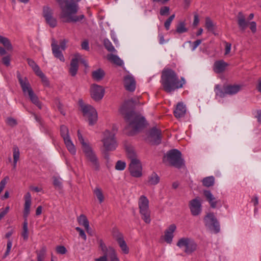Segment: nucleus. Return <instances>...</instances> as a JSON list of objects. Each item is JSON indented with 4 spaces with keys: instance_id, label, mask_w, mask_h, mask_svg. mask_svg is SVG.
<instances>
[{
    "instance_id": "1",
    "label": "nucleus",
    "mask_w": 261,
    "mask_h": 261,
    "mask_svg": "<svg viewBox=\"0 0 261 261\" xmlns=\"http://www.w3.org/2000/svg\"><path fill=\"white\" fill-rule=\"evenodd\" d=\"M61 9L60 17L66 22H76L84 18V15H76L79 10L78 4L74 0H56Z\"/></svg>"
},
{
    "instance_id": "2",
    "label": "nucleus",
    "mask_w": 261,
    "mask_h": 261,
    "mask_svg": "<svg viewBox=\"0 0 261 261\" xmlns=\"http://www.w3.org/2000/svg\"><path fill=\"white\" fill-rule=\"evenodd\" d=\"M124 118L128 123L125 129L129 136H133L139 133L145 126V118L141 114L135 111L126 112Z\"/></svg>"
},
{
    "instance_id": "3",
    "label": "nucleus",
    "mask_w": 261,
    "mask_h": 261,
    "mask_svg": "<svg viewBox=\"0 0 261 261\" xmlns=\"http://www.w3.org/2000/svg\"><path fill=\"white\" fill-rule=\"evenodd\" d=\"M183 81V82L179 81L176 73L171 69H164L162 72L161 82L163 90L167 93L181 88L185 83Z\"/></svg>"
},
{
    "instance_id": "4",
    "label": "nucleus",
    "mask_w": 261,
    "mask_h": 261,
    "mask_svg": "<svg viewBox=\"0 0 261 261\" xmlns=\"http://www.w3.org/2000/svg\"><path fill=\"white\" fill-rule=\"evenodd\" d=\"M17 77L24 95L28 96L31 102L41 109L42 103L39 101L38 96L34 92L28 79L26 77H22L20 73H17Z\"/></svg>"
},
{
    "instance_id": "5",
    "label": "nucleus",
    "mask_w": 261,
    "mask_h": 261,
    "mask_svg": "<svg viewBox=\"0 0 261 261\" xmlns=\"http://www.w3.org/2000/svg\"><path fill=\"white\" fill-rule=\"evenodd\" d=\"M77 137L81 144L82 149L86 158L93 164L96 169L98 168L97 159L88 140H85L80 130L77 131Z\"/></svg>"
},
{
    "instance_id": "6",
    "label": "nucleus",
    "mask_w": 261,
    "mask_h": 261,
    "mask_svg": "<svg viewBox=\"0 0 261 261\" xmlns=\"http://www.w3.org/2000/svg\"><path fill=\"white\" fill-rule=\"evenodd\" d=\"M24 199L25 201L23 211L24 221L23 224V230L21 236L24 240H27L29 238L27 218L30 212V207L32 203V197L30 192H27L24 195Z\"/></svg>"
},
{
    "instance_id": "7",
    "label": "nucleus",
    "mask_w": 261,
    "mask_h": 261,
    "mask_svg": "<svg viewBox=\"0 0 261 261\" xmlns=\"http://www.w3.org/2000/svg\"><path fill=\"white\" fill-rule=\"evenodd\" d=\"M79 103L83 115L88 118L89 125H94L97 120L96 110L92 106L85 103L82 100H80Z\"/></svg>"
},
{
    "instance_id": "8",
    "label": "nucleus",
    "mask_w": 261,
    "mask_h": 261,
    "mask_svg": "<svg viewBox=\"0 0 261 261\" xmlns=\"http://www.w3.org/2000/svg\"><path fill=\"white\" fill-rule=\"evenodd\" d=\"M170 165L177 168H180L184 165V161L181 158V152L173 149L167 152L166 156Z\"/></svg>"
},
{
    "instance_id": "9",
    "label": "nucleus",
    "mask_w": 261,
    "mask_h": 261,
    "mask_svg": "<svg viewBox=\"0 0 261 261\" xmlns=\"http://www.w3.org/2000/svg\"><path fill=\"white\" fill-rule=\"evenodd\" d=\"M138 205L142 219L146 223H150V212L149 209V201L147 197L144 195L141 196L139 198Z\"/></svg>"
},
{
    "instance_id": "10",
    "label": "nucleus",
    "mask_w": 261,
    "mask_h": 261,
    "mask_svg": "<svg viewBox=\"0 0 261 261\" xmlns=\"http://www.w3.org/2000/svg\"><path fill=\"white\" fill-rule=\"evenodd\" d=\"M177 246L179 248H184V252L188 255L195 251L197 248L196 242L189 238L180 239L177 243Z\"/></svg>"
},
{
    "instance_id": "11",
    "label": "nucleus",
    "mask_w": 261,
    "mask_h": 261,
    "mask_svg": "<svg viewBox=\"0 0 261 261\" xmlns=\"http://www.w3.org/2000/svg\"><path fill=\"white\" fill-rule=\"evenodd\" d=\"M60 134L69 152L72 155H75L76 149L69 135V130L67 126L64 125L61 126Z\"/></svg>"
},
{
    "instance_id": "12",
    "label": "nucleus",
    "mask_w": 261,
    "mask_h": 261,
    "mask_svg": "<svg viewBox=\"0 0 261 261\" xmlns=\"http://www.w3.org/2000/svg\"><path fill=\"white\" fill-rule=\"evenodd\" d=\"M237 22L240 30L244 32L248 25L252 33L256 32V23L255 21L248 22L246 19V16L241 11L238 13L237 16Z\"/></svg>"
},
{
    "instance_id": "13",
    "label": "nucleus",
    "mask_w": 261,
    "mask_h": 261,
    "mask_svg": "<svg viewBox=\"0 0 261 261\" xmlns=\"http://www.w3.org/2000/svg\"><path fill=\"white\" fill-rule=\"evenodd\" d=\"M68 41L66 39L61 40L60 42V45L57 44L56 40L53 39V42L51 44L52 48V51L54 56L59 59L61 61L64 62L65 59L62 53V50H64L66 48V43Z\"/></svg>"
},
{
    "instance_id": "14",
    "label": "nucleus",
    "mask_w": 261,
    "mask_h": 261,
    "mask_svg": "<svg viewBox=\"0 0 261 261\" xmlns=\"http://www.w3.org/2000/svg\"><path fill=\"white\" fill-rule=\"evenodd\" d=\"M204 221L205 225L213 229L215 233H217L220 231V225L214 213L207 214L204 218Z\"/></svg>"
},
{
    "instance_id": "15",
    "label": "nucleus",
    "mask_w": 261,
    "mask_h": 261,
    "mask_svg": "<svg viewBox=\"0 0 261 261\" xmlns=\"http://www.w3.org/2000/svg\"><path fill=\"white\" fill-rule=\"evenodd\" d=\"M102 142L106 158H107V155L106 154L107 152L112 150L113 148L114 134L108 130L106 131L103 134Z\"/></svg>"
},
{
    "instance_id": "16",
    "label": "nucleus",
    "mask_w": 261,
    "mask_h": 261,
    "mask_svg": "<svg viewBox=\"0 0 261 261\" xmlns=\"http://www.w3.org/2000/svg\"><path fill=\"white\" fill-rule=\"evenodd\" d=\"M147 140L151 145L160 144L162 141L161 130L156 127H152L149 130Z\"/></svg>"
},
{
    "instance_id": "17",
    "label": "nucleus",
    "mask_w": 261,
    "mask_h": 261,
    "mask_svg": "<svg viewBox=\"0 0 261 261\" xmlns=\"http://www.w3.org/2000/svg\"><path fill=\"white\" fill-rule=\"evenodd\" d=\"M129 170L130 175L135 177H140L142 176V167L139 160H133L129 165Z\"/></svg>"
},
{
    "instance_id": "18",
    "label": "nucleus",
    "mask_w": 261,
    "mask_h": 261,
    "mask_svg": "<svg viewBox=\"0 0 261 261\" xmlns=\"http://www.w3.org/2000/svg\"><path fill=\"white\" fill-rule=\"evenodd\" d=\"M43 16L46 22L51 28H55L57 24V21L53 16V10L48 7H44L43 9Z\"/></svg>"
},
{
    "instance_id": "19",
    "label": "nucleus",
    "mask_w": 261,
    "mask_h": 261,
    "mask_svg": "<svg viewBox=\"0 0 261 261\" xmlns=\"http://www.w3.org/2000/svg\"><path fill=\"white\" fill-rule=\"evenodd\" d=\"M104 93L105 90L102 86L95 84L91 86L90 94L94 100L98 101L101 99L103 97Z\"/></svg>"
},
{
    "instance_id": "20",
    "label": "nucleus",
    "mask_w": 261,
    "mask_h": 261,
    "mask_svg": "<svg viewBox=\"0 0 261 261\" xmlns=\"http://www.w3.org/2000/svg\"><path fill=\"white\" fill-rule=\"evenodd\" d=\"M115 240L120 247L122 252L125 254H127L129 253V249L127 246L125 241L124 240L123 234L116 231L115 229Z\"/></svg>"
},
{
    "instance_id": "21",
    "label": "nucleus",
    "mask_w": 261,
    "mask_h": 261,
    "mask_svg": "<svg viewBox=\"0 0 261 261\" xmlns=\"http://www.w3.org/2000/svg\"><path fill=\"white\" fill-rule=\"evenodd\" d=\"M123 85L126 91L130 92H134L136 87V82L135 78L130 75L125 76L123 79Z\"/></svg>"
},
{
    "instance_id": "22",
    "label": "nucleus",
    "mask_w": 261,
    "mask_h": 261,
    "mask_svg": "<svg viewBox=\"0 0 261 261\" xmlns=\"http://www.w3.org/2000/svg\"><path fill=\"white\" fill-rule=\"evenodd\" d=\"M189 207L193 216H197L201 212V203L198 197L191 200L189 203Z\"/></svg>"
},
{
    "instance_id": "23",
    "label": "nucleus",
    "mask_w": 261,
    "mask_h": 261,
    "mask_svg": "<svg viewBox=\"0 0 261 261\" xmlns=\"http://www.w3.org/2000/svg\"><path fill=\"white\" fill-rule=\"evenodd\" d=\"M78 58H81V55L76 54L74 58H73L70 62V67L69 68V72L70 74L74 76L76 74L79 68Z\"/></svg>"
},
{
    "instance_id": "24",
    "label": "nucleus",
    "mask_w": 261,
    "mask_h": 261,
    "mask_svg": "<svg viewBox=\"0 0 261 261\" xmlns=\"http://www.w3.org/2000/svg\"><path fill=\"white\" fill-rule=\"evenodd\" d=\"M242 86L239 85H229L224 87V90H225L226 94L233 95L237 93L241 90Z\"/></svg>"
},
{
    "instance_id": "25",
    "label": "nucleus",
    "mask_w": 261,
    "mask_h": 261,
    "mask_svg": "<svg viewBox=\"0 0 261 261\" xmlns=\"http://www.w3.org/2000/svg\"><path fill=\"white\" fill-rule=\"evenodd\" d=\"M203 195L206 200L210 204L211 206L213 208H216L217 201L215 200V197L213 195L211 191L208 190H204Z\"/></svg>"
},
{
    "instance_id": "26",
    "label": "nucleus",
    "mask_w": 261,
    "mask_h": 261,
    "mask_svg": "<svg viewBox=\"0 0 261 261\" xmlns=\"http://www.w3.org/2000/svg\"><path fill=\"white\" fill-rule=\"evenodd\" d=\"M186 112L185 106L182 102H179L176 106V108L174 111V116L176 118H180L184 116Z\"/></svg>"
},
{
    "instance_id": "27",
    "label": "nucleus",
    "mask_w": 261,
    "mask_h": 261,
    "mask_svg": "<svg viewBox=\"0 0 261 261\" xmlns=\"http://www.w3.org/2000/svg\"><path fill=\"white\" fill-rule=\"evenodd\" d=\"M227 66L228 64L223 60L216 61L214 64V71L216 73H222Z\"/></svg>"
},
{
    "instance_id": "28",
    "label": "nucleus",
    "mask_w": 261,
    "mask_h": 261,
    "mask_svg": "<svg viewBox=\"0 0 261 261\" xmlns=\"http://www.w3.org/2000/svg\"><path fill=\"white\" fill-rule=\"evenodd\" d=\"M0 43L2 44L7 51H12L13 49V46L10 40L4 36L0 35Z\"/></svg>"
},
{
    "instance_id": "29",
    "label": "nucleus",
    "mask_w": 261,
    "mask_h": 261,
    "mask_svg": "<svg viewBox=\"0 0 261 261\" xmlns=\"http://www.w3.org/2000/svg\"><path fill=\"white\" fill-rule=\"evenodd\" d=\"M92 77L96 81H99L105 75L104 71L99 68L92 72Z\"/></svg>"
},
{
    "instance_id": "30",
    "label": "nucleus",
    "mask_w": 261,
    "mask_h": 261,
    "mask_svg": "<svg viewBox=\"0 0 261 261\" xmlns=\"http://www.w3.org/2000/svg\"><path fill=\"white\" fill-rule=\"evenodd\" d=\"M77 222L80 225L84 226L85 228L89 229V222L85 215H81L77 218Z\"/></svg>"
},
{
    "instance_id": "31",
    "label": "nucleus",
    "mask_w": 261,
    "mask_h": 261,
    "mask_svg": "<svg viewBox=\"0 0 261 261\" xmlns=\"http://www.w3.org/2000/svg\"><path fill=\"white\" fill-rule=\"evenodd\" d=\"M202 182L203 186L204 187H212L214 185L215 178L212 176L206 177L202 179Z\"/></svg>"
},
{
    "instance_id": "32",
    "label": "nucleus",
    "mask_w": 261,
    "mask_h": 261,
    "mask_svg": "<svg viewBox=\"0 0 261 261\" xmlns=\"http://www.w3.org/2000/svg\"><path fill=\"white\" fill-rule=\"evenodd\" d=\"M160 177L155 172H153L148 177V183L151 185H156L160 182Z\"/></svg>"
},
{
    "instance_id": "33",
    "label": "nucleus",
    "mask_w": 261,
    "mask_h": 261,
    "mask_svg": "<svg viewBox=\"0 0 261 261\" xmlns=\"http://www.w3.org/2000/svg\"><path fill=\"white\" fill-rule=\"evenodd\" d=\"M27 62L29 65L32 68V70L34 71L36 74H37L38 73L41 71L38 65L33 60L28 58Z\"/></svg>"
},
{
    "instance_id": "34",
    "label": "nucleus",
    "mask_w": 261,
    "mask_h": 261,
    "mask_svg": "<svg viewBox=\"0 0 261 261\" xmlns=\"http://www.w3.org/2000/svg\"><path fill=\"white\" fill-rule=\"evenodd\" d=\"M93 193L98 199L99 203H102L104 200V196L101 190L99 187H96L93 190Z\"/></svg>"
},
{
    "instance_id": "35",
    "label": "nucleus",
    "mask_w": 261,
    "mask_h": 261,
    "mask_svg": "<svg viewBox=\"0 0 261 261\" xmlns=\"http://www.w3.org/2000/svg\"><path fill=\"white\" fill-rule=\"evenodd\" d=\"M188 31V29L186 27V24L184 21H180L176 26V32L178 34H182Z\"/></svg>"
},
{
    "instance_id": "36",
    "label": "nucleus",
    "mask_w": 261,
    "mask_h": 261,
    "mask_svg": "<svg viewBox=\"0 0 261 261\" xmlns=\"http://www.w3.org/2000/svg\"><path fill=\"white\" fill-rule=\"evenodd\" d=\"M99 244V247L100 249L102 251L105 255H109L110 250L107 248L106 244L104 243L103 241L101 239L98 240Z\"/></svg>"
},
{
    "instance_id": "37",
    "label": "nucleus",
    "mask_w": 261,
    "mask_h": 261,
    "mask_svg": "<svg viewBox=\"0 0 261 261\" xmlns=\"http://www.w3.org/2000/svg\"><path fill=\"white\" fill-rule=\"evenodd\" d=\"M38 76L41 80V82L45 87H49V82L47 77L45 76V75L41 71L36 74Z\"/></svg>"
},
{
    "instance_id": "38",
    "label": "nucleus",
    "mask_w": 261,
    "mask_h": 261,
    "mask_svg": "<svg viewBox=\"0 0 261 261\" xmlns=\"http://www.w3.org/2000/svg\"><path fill=\"white\" fill-rule=\"evenodd\" d=\"M126 154L130 160V162L133 161V160H138L137 158V155L135 151L133 149L131 148H126Z\"/></svg>"
},
{
    "instance_id": "39",
    "label": "nucleus",
    "mask_w": 261,
    "mask_h": 261,
    "mask_svg": "<svg viewBox=\"0 0 261 261\" xmlns=\"http://www.w3.org/2000/svg\"><path fill=\"white\" fill-rule=\"evenodd\" d=\"M53 184L57 190H61L62 188V179L59 177H53Z\"/></svg>"
},
{
    "instance_id": "40",
    "label": "nucleus",
    "mask_w": 261,
    "mask_h": 261,
    "mask_svg": "<svg viewBox=\"0 0 261 261\" xmlns=\"http://www.w3.org/2000/svg\"><path fill=\"white\" fill-rule=\"evenodd\" d=\"M205 28L208 31H213L215 29V25L210 17H206L205 18Z\"/></svg>"
},
{
    "instance_id": "41",
    "label": "nucleus",
    "mask_w": 261,
    "mask_h": 261,
    "mask_svg": "<svg viewBox=\"0 0 261 261\" xmlns=\"http://www.w3.org/2000/svg\"><path fill=\"white\" fill-rule=\"evenodd\" d=\"M46 249L45 247H42L37 253V261H44L46 255Z\"/></svg>"
},
{
    "instance_id": "42",
    "label": "nucleus",
    "mask_w": 261,
    "mask_h": 261,
    "mask_svg": "<svg viewBox=\"0 0 261 261\" xmlns=\"http://www.w3.org/2000/svg\"><path fill=\"white\" fill-rule=\"evenodd\" d=\"M13 160L15 161H18L20 157V151L18 147L14 146L13 148Z\"/></svg>"
},
{
    "instance_id": "43",
    "label": "nucleus",
    "mask_w": 261,
    "mask_h": 261,
    "mask_svg": "<svg viewBox=\"0 0 261 261\" xmlns=\"http://www.w3.org/2000/svg\"><path fill=\"white\" fill-rule=\"evenodd\" d=\"M103 45L105 48L108 50V51H112L114 50V47L112 43L108 39H104Z\"/></svg>"
},
{
    "instance_id": "44",
    "label": "nucleus",
    "mask_w": 261,
    "mask_h": 261,
    "mask_svg": "<svg viewBox=\"0 0 261 261\" xmlns=\"http://www.w3.org/2000/svg\"><path fill=\"white\" fill-rule=\"evenodd\" d=\"M139 103V97H135L134 98H132L125 103V106H136V105H138Z\"/></svg>"
},
{
    "instance_id": "45",
    "label": "nucleus",
    "mask_w": 261,
    "mask_h": 261,
    "mask_svg": "<svg viewBox=\"0 0 261 261\" xmlns=\"http://www.w3.org/2000/svg\"><path fill=\"white\" fill-rule=\"evenodd\" d=\"M12 247V241L11 240H9L7 242V249L6 251L3 256V258H6L7 256H8L10 253L11 248Z\"/></svg>"
},
{
    "instance_id": "46",
    "label": "nucleus",
    "mask_w": 261,
    "mask_h": 261,
    "mask_svg": "<svg viewBox=\"0 0 261 261\" xmlns=\"http://www.w3.org/2000/svg\"><path fill=\"white\" fill-rule=\"evenodd\" d=\"M126 167V164L124 162L118 161L115 165V169L118 170H123Z\"/></svg>"
},
{
    "instance_id": "47",
    "label": "nucleus",
    "mask_w": 261,
    "mask_h": 261,
    "mask_svg": "<svg viewBox=\"0 0 261 261\" xmlns=\"http://www.w3.org/2000/svg\"><path fill=\"white\" fill-rule=\"evenodd\" d=\"M175 17V14L171 15L165 22L164 26L167 30H169L172 21Z\"/></svg>"
},
{
    "instance_id": "48",
    "label": "nucleus",
    "mask_w": 261,
    "mask_h": 261,
    "mask_svg": "<svg viewBox=\"0 0 261 261\" xmlns=\"http://www.w3.org/2000/svg\"><path fill=\"white\" fill-rule=\"evenodd\" d=\"M9 179V177L8 176H5L0 182V194L3 191L7 184L8 181Z\"/></svg>"
},
{
    "instance_id": "49",
    "label": "nucleus",
    "mask_w": 261,
    "mask_h": 261,
    "mask_svg": "<svg viewBox=\"0 0 261 261\" xmlns=\"http://www.w3.org/2000/svg\"><path fill=\"white\" fill-rule=\"evenodd\" d=\"M170 8L167 6H164L161 8L160 14L162 16L168 15L169 14Z\"/></svg>"
},
{
    "instance_id": "50",
    "label": "nucleus",
    "mask_w": 261,
    "mask_h": 261,
    "mask_svg": "<svg viewBox=\"0 0 261 261\" xmlns=\"http://www.w3.org/2000/svg\"><path fill=\"white\" fill-rule=\"evenodd\" d=\"M6 122L10 126H15L17 124L16 120L12 117H8L6 120Z\"/></svg>"
},
{
    "instance_id": "51",
    "label": "nucleus",
    "mask_w": 261,
    "mask_h": 261,
    "mask_svg": "<svg viewBox=\"0 0 261 261\" xmlns=\"http://www.w3.org/2000/svg\"><path fill=\"white\" fill-rule=\"evenodd\" d=\"M215 89L218 91L216 92V95L219 96L221 97H223L225 96L226 93L225 91H223L220 88V86L219 85H217L215 86Z\"/></svg>"
},
{
    "instance_id": "52",
    "label": "nucleus",
    "mask_w": 261,
    "mask_h": 261,
    "mask_svg": "<svg viewBox=\"0 0 261 261\" xmlns=\"http://www.w3.org/2000/svg\"><path fill=\"white\" fill-rule=\"evenodd\" d=\"M173 235L170 233L169 232L165 230V240L168 243H170L172 242Z\"/></svg>"
},
{
    "instance_id": "53",
    "label": "nucleus",
    "mask_w": 261,
    "mask_h": 261,
    "mask_svg": "<svg viewBox=\"0 0 261 261\" xmlns=\"http://www.w3.org/2000/svg\"><path fill=\"white\" fill-rule=\"evenodd\" d=\"M75 229L77 231L79 232L80 236L84 240L86 241L87 236L85 232V231L80 227H76Z\"/></svg>"
},
{
    "instance_id": "54",
    "label": "nucleus",
    "mask_w": 261,
    "mask_h": 261,
    "mask_svg": "<svg viewBox=\"0 0 261 261\" xmlns=\"http://www.w3.org/2000/svg\"><path fill=\"white\" fill-rule=\"evenodd\" d=\"M10 55H7L6 56L2 58V62L6 66H9L10 65Z\"/></svg>"
},
{
    "instance_id": "55",
    "label": "nucleus",
    "mask_w": 261,
    "mask_h": 261,
    "mask_svg": "<svg viewBox=\"0 0 261 261\" xmlns=\"http://www.w3.org/2000/svg\"><path fill=\"white\" fill-rule=\"evenodd\" d=\"M57 252L61 254H64L66 253L67 250L63 246H59L56 248Z\"/></svg>"
},
{
    "instance_id": "56",
    "label": "nucleus",
    "mask_w": 261,
    "mask_h": 261,
    "mask_svg": "<svg viewBox=\"0 0 261 261\" xmlns=\"http://www.w3.org/2000/svg\"><path fill=\"white\" fill-rule=\"evenodd\" d=\"M81 47L83 49L86 50H89V42L88 40H85L81 44Z\"/></svg>"
},
{
    "instance_id": "57",
    "label": "nucleus",
    "mask_w": 261,
    "mask_h": 261,
    "mask_svg": "<svg viewBox=\"0 0 261 261\" xmlns=\"http://www.w3.org/2000/svg\"><path fill=\"white\" fill-rule=\"evenodd\" d=\"M176 228V226L175 224H173L170 225L169 227L166 230V231L169 232L170 233L173 234Z\"/></svg>"
},
{
    "instance_id": "58",
    "label": "nucleus",
    "mask_w": 261,
    "mask_h": 261,
    "mask_svg": "<svg viewBox=\"0 0 261 261\" xmlns=\"http://www.w3.org/2000/svg\"><path fill=\"white\" fill-rule=\"evenodd\" d=\"M199 16L197 13H195L194 14V21L193 24L194 26H197L198 24L199 23Z\"/></svg>"
},
{
    "instance_id": "59",
    "label": "nucleus",
    "mask_w": 261,
    "mask_h": 261,
    "mask_svg": "<svg viewBox=\"0 0 261 261\" xmlns=\"http://www.w3.org/2000/svg\"><path fill=\"white\" fill-rule=\"evenodd\" d=\"M225 55H227L230 53L231 44L230 43L225 42Z\"/></svg>"
},
{
    "instance_id": "60",
    "label": "nucleus",
    "mask_w": 261,
    "mask_h": 261,
    "mask_svg": "<svg viewBox=\"0 0 261 261\" xmlns=\"http://www.w3.org/2000/svg\"><path fill=\"white\" fill-rule=\"evenodd\" d=\"M123 64V61L120 59L117 56L115 55V65L118 66H122Z\"/></svg>"
},
{
    "instance_id": "61",
    "label": "nucleus",
    "mask_w": 261,
    "mask_h": 261,
    "mask_svg": "<svg viewBox=\"0 0 261 261\" xmlns=\"http://www.w3.org/2000/svg\"><path fill=\"white\" fill-rule=\"evenodd\" d=\"M201 40L200 39H198L194 41L193 42L192 50H194L195 49H196L201 43Z\"/></svg>"
},
{
    "instance_id": "62",
    "label": "nucleus",
    "mask_w": 261,
    "mask_h": 261,
    "mask_svg": "<svg viewBox=\"0 0 261 261\" xmlns=\"http://www.w3.org/2000/svg\"><path fill=\"white\" fill-rule=\"evenodd\" d=\"M107 59L112 63H114V55L110 54L107 56Z\"/></svg>"
},
{
    "instance_id": "63",
    "label": "nucleus",
    "mask_w": 261,
    "mask_h": 261,
    "mask_svg": "<svg viewBox=\"0 0 261 261\" xmlns=\"http://www.w3.org/2000/svg\"><path fill=\"white\" fill-rule=\"evenodd\" d=\"M109 255H105L99 258L95 259V261H107V257Z\"/></svg>"
},
{
    "instance_id": "64",
    "label": "nucleus",
    "mask_w": 261,
    "mask_h": 261,
    "mask_svg": "<svg viewBox=\"0 0 261 261\" xmlns=\"http://www.w3.org/2000/svg\"><path fill=\"white\" fill-rule=\"evenodd\" d=\"M257 116H256V117L258 119V121L260 123H261V110H260L257 111Z\"/></svg>"
}]
</instances>
